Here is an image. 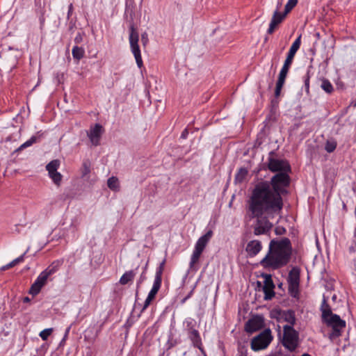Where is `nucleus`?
<instances>
[{"instance_id": "41", "label": "nucleus", "mask_w": 356, "mask_h": 356, "mask_svg": "<svg viewBox=\"0 0 356 356\" xmlns=\"http://www.w3.org/2000/svg\"><path fill=\"white\" fill-rule=\"evenodd\" d=\"M72 12H73V5H72V3H70L68 6V11H67V19H70L71 15L72 14Z\"/></svg>"}, {"instance_id": "57", "label": "nucleus", "mask_w": 356, "mask_h": 356, "mask_svg": "<svg viewBox=\"0 0 356 356\" xmlns=\"http://www.w3.org/2000/svg\"><path fill=\"white\" fill-rule=\"evenodd\" d=\"M144 40H145V42H144V44H145V42H147V38H144Z\"/></svg>"}, {"instance_id": "7", "label": "nucleus", "mask_w": 356, "mask_h": 356, "mask_svg": "<svg viewBox=\"0 0 356 356\" xmlns=\"http://www.w3.org/2000/svg\"><path fill=\"white\" fill-rule=\"evenodd\" d=\"M129 40L131 50L134 56L137 65L140 67L143 65V60L140 54V49L138 45L139 35L133 26L130 27Z\"/></svg>"}, {"instance_id": "48", "label": "nucleus", "mask_w": 356, "mask_h": 356, "mask_svg": "<svg viewBox=\"0 0 356 356\" xmlns=\"http://www.w3.org/2000/svg\"><path fill=\"white\" fill-rule=\"evenodd\" d=\"M70 327H69L66 330L65 333V336H64V337H63V341H65V340L66 339V338L67 337L68 334H69V332H70Z\"/></svg>"}, {"instance_id": "51", "label": "nucleus", "mask_w": 356, "mask_h": 356, "mask_svg": "<svg viewBox=\"0 0 356 356\" xmlns=\"http://www.w3.org/2000/svg\"><path fill=\"white\" fill-rule=\"evenodd\" d=\"M147 265H148V263L147 262V264H145V266L144 268V270L143 271H145V272L146 271L147 268Z\"/></svg>"}, {"instance_id": "55", "label": "nucleus", "mask_w": 356, "mask_h": 356, "mask_svg": "<svg viewBox=\"0 0 356 356\" xmlns=\"http://www.w3.org/2000/svg\"><path fill=\"white\" fill-rule=\"evenodd\" d=\"M144 40H145V42H144V44H145V42H147V38H144Z\"/></svg>"}, {"instance_id": "50", "label": "nucleus", "mask_w": 356, "mask_h": 356, "mask_svg": "<svg viewBox=\"0 0 356 356\" xmlns=\"http://www.w3.org/2000/svg\"><path fill=\"white\" fill-rule=\"evenodd\" d=\"M351 104H352L353 106H356V99H355V100H354V101H353V102H351Z\"/></svg>"}, {"instance_id": "34", "label": "nucleus", "mask_w": 356, "mask_h": 356, "mask_svg": "<svg viewBox=\"0 0 356 356\" xmlns=\"http://www.w3.org/2000/svg\"><path fill=\"white\" fill-rule=\"evenodd\" d=\"M293 60V58H290L286 56V58L282 67L289 69L291 65L292 64Z\"/></svg>"}, {"instance_id": "14", "label": "nucleus", "mask_w": 356, "mask_h": 356, "mask_svg": "<svg viewBox=\"0 0 356 356\" xmlns=\"http://www.w3.org/2000/svg\"><path fill=\"white\" fill-rule=\"evenodd\" d=\"M273 288L274 285L270 278L267 279L265 281V285L263 288L264 298L266 300H270L275 296Z\"/></svg>"}, {"instance_id": "42", "label": "nucleus", "mask_w": 356, "mask_h": 356, "mask_svg": "<svg viewBox=\"0 0 356 356\" xmlns=\"http://www.w3.org/2000/svg\"><path fill=\"white\" fill-rule=\"evenodd\" d=\"M146 279L145 277V272L143 271V273L140 275V279L138 282V286L140 284L145 280Z\"/></svg>"}, {"instance_id": "10", "label": "nucleus", "mask_w": 356, "mask_h": 356, "mask_svg": "<svg viewBox=\"0 0 356 356\" xmlns=\"http://www.w3.org/2000/svg\"><path fill=\"white\" fill-rule=\"evenodd\" d=\"M264 326V318L260 316H255L250 318L245 324V331L252 333L261 329Z\"/></svg>"}, {"instance_id": "4", "label": "nucleus", "mask_w": 356, "mask_h": 356, "mask_svg": "<svg viewBox=\"0 0 356 356\" xmlns=\"http://www.w3.org/2000/svg\"><path fill=\"white\" fill-rule=\"evenodd\" d=\"M213 236V232L209 230L196 241L189 262V269L197 271L200 268V259L206 246Z\"/></svg>"}, {"instance_id": "26", "label": "nucleus", "mask_w": 356, "mask_h": 356, "mask_svg": "<svg viewBox=\"0 0 356 356\" xmlns=\"http://www.w3.org/2000/svg\"><path fill=\"white\" fill-rule=\"evenodd\" d=\"M285 79L284 78H280L278 77V80L276 83V88L275 91V95L276 97H278L280 95L282 88L284 84Z\"/></svg>"}, {"instance_id": "54", "label": "nucleus", "mask_w": 356, "mask_h": 356, "mask_svg": "<svg viewBox=\"0 0 356 356\" xmlns=\"http://www.w3.org/2000/svg\"><path fill=\"white\" fill-rule=\"evenodd\" d=\"M186 301V299L184 298L181 300V303H182V304H184Z\"/></svg>"}, {"instance_id": "8", "label": "nucleus", "mask_w": 356, "mask_h": 356, "mask_svg": "<svg viewBox=\"0 0 356 356\" xmlns=\"http://www.w3.org/2000/svg\"><path fill=\"white\" fill-rule=\"evenodd\" d=\"M60 165V162L58 159H55L49 162L46 165V170L48 172L49 177L51 179L53 182L59 186L62 181V175L58 172V169L59 168Z\"/></svg>"}, {"instance_id": "20", "label": "nucleus", "mask_w": 356, "mask_h": 356, "mask_svg": "<svg viewBox=\"0 0 356 356\" xmlns=\"http://www.w3.org/2000/svg\"><path fill=\"white\" fill-rule=\"evenodd\" d=\"M289 282L293 288H297L299 284L298 273L294 270L291 271L289 275Z\"/></svg>"}, {"instance_id": "39", "label": "nucleus", "mask_w": 356, "mask_h": 356, "mask_svg": "<svg viewBox=\"0 0 356 356\" xmlns=\"http://www.w3.org/2000/svg\"><path fill=\"white\" fill-rule=\"evenodd\" d=\"M14 266H14V264H13V262L11 261V262H10V263H9V264H6V265H5V266H1V267L0 268V270H1V271H4V270H8V269H9V268H10L14 267Z\"/></svg>"}, {"instance_id": "43", "label": "nucleus", "mask_w": 356, "mask_h": 356, "mask_svg": "<svg viewBox=\"0 0 356 356\" xmlns=\"http://www.w3.org/2000/svg\"><path fill=\"white\" fill-rule=\"evenodd\" d=\"M238 352L241 356H247L248 355L247 350L244 348H239Z\"/></svg>"}, {"instance_id": "49", "label": "nucleus", "mask_w": 356, "mask_h": 356, "mask_svg": "<svg viewBox=\"0 0 356 356\" xmlns=\"http://www.w3.org/2000/svg\"><path fill=\"white\" fill-rule=\"evenodd\" d=\"M13 140V138L11 136H8L6 138V142H9V141H11Z\"/></svg>"}, {"instance_id": "25", "label": "nucleus", "mask_w": 356, "mask_h": 356, "mask_svg": "<svg viewBox=\"0 0 356 356\" xmlns=\"http://www.w3.org/2000/svg\"><path fill=\"white\" fill-rule=\"evenodd\" d=\"M321 88L327 93H332L334 88L332 83L327 79H323Z\"/></svg>"}, {"instance_id": "52", "label": "nucleus", "mask_w": 356, "mask_h": 356, "mask_svg": "<svg viewBox=\"0 0 356 356\" xmlns=\"http://www.w3.org/2000/svg\"><path fill=\"white\" fill-rule=\"evenodd\" d=\"M193 293V291H191L190 293L188 294L187 296H189V298H191V295Z\"/></svg>"}, {"instance_id": "23", "label": "nucleus", "mask_w": 356, "mask_h": 356, "mask_svg": "<svg viewBox=\"0 0 356 356\" xmlns=\"http://www.w3.org/2000/svg\"><path fill=\"white\" fill-rule=\"evenodd\" d=\"M248 173V171L246 168H240L235 176V181L236 182H242L246 177Z\"/></svg>"}, {"instance_id": "3", "label": "nucleus", "mask_w": 356, "mask_h": 356, "mask_svg": "<svg viewBox=\"0 0 356 356\" xmlns=\"http://www.w3.org/2000/svg\"><path fill=\"white\" fill-rule=\"evenodd\" d=\"M322 312V320L327 326L332 328L331 337H338L341 335L342 330L346 327V321L342 320L339 316L332 313L330 307L327 304L325 299L321 307Z\"/></svg>"}, {"instance_id": "24", "label": "nucleus", "mask_w": 356, "mask_h": 356, "mask_svg": "<svg viewBox=\"0 0 356 356\" xmlns=\"http://www.w3.org/2000/svg\"><path fill=\"white\" fill-rule=\"evenodd\" d=\"M165 264V259H163V261L159 264V267L156 268L154 280H157L159 282L162 281V274L164 270V266Z\"/></svg>"}, {"instance_id": "28", "label": "nucleus", "mask_w": 356, "mask_h": 356, "mask_svg": "<svg viewBox=\"0 0 356 356\" xmlns=\"http://www.w3.org/2000/svg\"><path fill=\"white\" fill-rule=\"evenodd\" d=\"M298 0H289L285 5L284 13L287 15L298 3Z\"/></svg>"}, {"instance_id": "37", "label": "nucleus", "mask_w": 356, "mask_h": 356, "mask_svg": "<svg viewBox=\"0 0 356 356\" xmlns=\"http://www.w3.org/2000/svg\"><path fill=\"white\" fill-rule=\"evenodd\" d=\"M25 253L20 257L16 258L15 259L13 260L12 262L14 264V266H16L17 264L21 263L24 261V255Z\"/></svg>"}, {"instance_id": "27", "label": "nucleus", "mask_w": 356, "mask_h": 356, "mask_svg": "<svg viewBox=\"0 0 356 356\" xmlns=\"http://www.w3.org/2000/svg\"><path fill=\"white\" fill-rule=\"evenodd\" d=\"M184 325L186 327V330L187 332L195 330L194 327L195 325V321L191 318H187L184 321Z\"/></svg>"}, {"instance_id": "22", "label": "nucleus", "mask_w": 356, "mask_h": 356, "mask_svg": "<svg viewBox=\"0 0 356 356\" xmlns=\"http://www.w3.org/2000/svg\"><path fill=\"white\" fill-rule=\"evenodd\" d=\"M84 49L82 47L74 46L72 50V54L74 58L80 60L84 56Z\"/></svg>"}, {"instance_id": "35", "label": "nucleus", "mask_w": 356, "mask_h": 356, "mask_svg": "<svg viewBox=\"0 0 356 356\" xmlns=\"http://www.w3.org/2000/svg\"><path fill=\"white\" fill-rule=\"evenodd\" d=\"M83 167V176H86L90 173V166L86 163H84Z\"/></svg>"}, {"instance_id": "12", "label": "nucleus", "mask_w": 356, "mask_h": 356, "mask_svg": "<svg viewBox=\"0 0 356 356\" xmlns=\"http://www.w3.org/2000/svg\"><path fill=\"white\" fill-rule=\"evenodd\" d=\"M286 16V15H285L284 13H281L277 12V10H275L269 24V28L267 31L268 33L272 34L277 26L284 19Z\"/></svg>"}, {"instance_id": "33", "label": "nucleus", "mask_w": 356, "mask_h": 356, "mask_svg": "<svg viewBox=\"0 0 356 356\" xmlns=\"http://www.w3.org/2000/svg\"><path fill=\"white\" fill-rule=\"evenodd\" d=\"M289 70L288 68L282 67L280 72L279 77L286 79Z\"/></svg>"}, {"instance_id": "19", "label": "nucleus", "mask_w": 356, "mask_h": 356, "mask_svg": "<svg viewBox=\"0 0 356 356\" xmlns=\"http://www.w3.org/2000/svg\"><path fill=\"white\" fill-rule=\"evenodd\" d=\"M108 187L113 191H120V182L116 177H111L107 181Z\"/></svg>"}, {"instance_id": "60", "label": "nucleus", "mask_w": 356, "mask_h": 356, "mask_svg": "<svg viewBox=\"0 0 356 356\" xmlns=\"http://www.w3.org/2000/svg\"><path fill=\"white\" fill-rule=\"evenodd\" d=\"M185 298L186 299V300L189 298V296H186Z\"/></svg>"}, {"instance_id": "40", "label": "nucleus", "mask_w": 356, "mask_h": 356, "mask_svg": "<svg viewBox=\"0 0 356 356\" xmlns=\"http://www.w3.org/2000/svg\"><path fill=\"white\" fill-rule=\"evenodd\" d=\"M152 301V299H149L148 297H147V298L144 302V305L143 307L142 312H143L148 307V306L150 305Z\"/></svg>"}, {"instance_id": "21", "label": "nucleus", "mask_w": 356, "mask_h": 356, "mask_svg": "<svg viewBox=\"0 0 356 356\" xmlns=\"http://www.w3.org/2000/svg\"><path fill=\"white\" fill-rule=\"evenodd\" d=\"M161 282H159L157 280H154V283H153L152 289L150 290V291L149 292L148 296H147V297L149 299L153 300L155 298L156 293H158V291L161 287Z\"/></svg>"}, {"instance_id": "15", "label": "nucleus", "mask_w": 356, "mask_h": 356, "mask_svg": "<svg viewBox=\"0 0 356 356\" xmlns=\"http://www.w3.org/2000/svg\"><path fill=\"white\" fill-rule=\"evenodd\" d=\"M187 334H188V337L191 340L193 344L194 345V346L198 348L200 350L203 351V350L202 349V347H201L202 346L201 338H200L198 331L195 329V330L187 332Z\"/></svg>"}, {"instance_id": "1", "label": "nucleus", "mask_w": 356, "mask_h": 356, "mask_svg": "<svg viewBox=\"0 0 356 356\" xmlns=\"http://www.w3.org/2000/svg\"><path fill=\"white\" fill-rule=\"evenodd\" d=\"M268 169L278 172L270 181H263L255 185L248 201V213L255 218L254 234H268L273 228L270 219L280 216L284 207L282 195L289 185V163L284 159L268 158Z\"/></svg>"}, {"instance_id": "56", "label": "nucleus", "mask_w": 356, "mask_h": 356, "mask_svg": "<svg viewBox=\"0 0 356 356\" xmlns=\"http://www.w3.org/2000/svg\"><path fill=\"white\" fill-rule=\"evenodd\" d=\"M144 40H145V42H144V44H145V42H147V38H144Z\"/></svg>"}, {"instance_id": "45", "label": "nucleus", "mask_w": 356, "mask_h": 356, "mask_svg": "<svg viewBox=\"0 0 356 356\" xmlns=\"http://www.w3.org/2000/svg\"><path fill=\"white\" fill-rule=\"evenodd\" d=\"M282 1H283V0H277L276 9H275V10H277V12H280V10L282 6Z\"/></svg>"}, {"instance_id": "18", "label": "nucleus", "mask_w": 356, "mask_h": 356, "mask_svg": "<svg viewBox=\"0 0 356 356\" xmlns=\"http://www.w3.org/2000/svg\"><path fill=\"white\" fill-rule=\"evenodd\" d=\"M136 273L135 270H129L125 272L120 279V283L121 284H127L129 282L133 280Z\"/></svg>"}, {"instance_id": "13", "label": "nucleus", "mask_w": 356, "mask_h": 356, "mask_svg": "<svg viewBox=\"0 0 356 356\" xmlns=\"http://www.w3.org/2000/svg\"><path fill=\"white\" fill-rule=\"evenodd\" d=\"M262 249L261 241L258 240H252L246 245L245 251L249 257H255Z\"/></svg>"}, {"instance_id": "5", "label": "nucleus", "mask_w": 356, "mask_h": 356, "mask_svg": "<svg viewBox=\"0 0 356 356\" xmlns=\"http://www.w3.org/2000/svg\"><path fill=\"white\" fill-rule=\"evenodd\" d=\"M273 340V336L270 329H266L251 340V348L257 352L266 349Z\"/></svg>"}, {"instance_id": "11", "label": "nucleus", "mask_w": 356, "mask_h": 356, "mask_svg": "<svg viewBox=\"0 0 356 356\" xmlns=\"http://www.w3.org/2000/svg\"><path fill=\"white\" fill-rule=\"evenodd\" d=\"M102 134V127L96 124L94 127H92L90 131L88 132V136L94 145H99V139Z\"/></svg>"}, {"instance_id": "44", "label": "nucleus", "mask_w": 356, "mask_h": 356, "mask_svg": "<svg viewBox=\"0 0 356 356\" xmlns=\"http://www.w3.org/2000/svg\"><path fill=\"white\" fill-rule=\"evenodd\" d=\"M297 51H293V50H291L289 49L288 54H287V57L290 58H294L296 54Z\"/></svg>"}, {"instance_id": "9", "label": "nucleus", "mask_w": 356, "mask_h": 356, "mask_svg": "<svg viewBox=\"0 0 356 356\" xmlns=\"http://www.w3.org/2000/svg\"><path fill=\"white\" fill-rule=\"evenodd\" d=\"M49 277L47 275L42 271L31 285L29 293L33 296L38 295L40 292L42 288L47 283Z\"/></svg>"}, {"instance_id": "6", "label": "nucleus", "mask_w": 356, "mask_h": 356, "mask_svg": "<svg viewBox=\"0 0 356 356\" xmlns=\"http://www.w3.org/2000/svg\"><path fill=\"white\" fill-rule=\"evenodd\" d=\"M282 345L289 351H293L298 344V333L291 325L283 327Z\"/></svg>"}, {"instance_id": "53", "label": "nucleus", "mask_w": 356, "mask_h": 356, "mask_svg": "<svg viewBox=\"0 0 356 356\" xmlns=\"http://www.w3.org/2000/svg\"><path fill=\"white\" fill-rule=\"evenodd\" d=\"M145 36H146V34H145V33H144V34H143V35H142V40H144V38H145Z\"/></svg>"}, {"instance_id": "32", "label": "nucleus", "mask_w": 356, "mask_h": 356, "mask_svg": "<svg viewBox=\"0 0 356 356\" xmlns=\"http://www.w3.org/2000/svg\"><path fill=\"white\" fill-rule=\"evenodd\" d=\"M336 147H337V144L335 142L327 141L325 145V150L327 152L330 153V152H332L336 149Z\"/></svg>"}, {"instance_id": "36", "label": "nucleus", "mask_w": 356, "mask_h": 356, "mask_svg": "<svg viewBox=\"0 0 356 356\" xmlns=\"http://www.w3.org/2000/svg\"><path fill=\"white\" fill-rule=\"evenodd\" d=\"M305 86L306 88V91L308 92L309 90V76L308 73L307 74V75L305 77Z\"/></svg>"}, {"instance_id": "31", "label": "nucleus", "mask_w": 356, "mask_h": 356, "mask_svg": "<svg viewBox=\"0 0 356 356\" xmlns=\"http://www.w3.org/2000/svg\"><path fill=\"white\" fill-rule=\"evenodd\" d=\"M301 44V35H300L296 40L293 42L289 49L298 51Z\"/></svg>"}, {"instance_id": "17", "label": "nucleus", "mask_w": 356, "mask_h": 356, "mask_svg": "<svg viewBox=\"0 0 356 356\" xmlns=\"http://www.w3.org/2000/svg\"><path fill=\"white\" fill-rule=\"evenodd\" d=\"M62 262L59 260L54 261L49 266H47L43 272L49 277L56 273L61 266Z\"/></svg>"}, {"instance_id": "58", "label": "nucleus", "mask_w": 356, "mask_h": 356, "mask_svg": "<svg viewBox=\"0 0 356 356\" xmlns=\"http://www.w3.org/2000/svg\"><path fill=\"white\" fill-rule=\"evenodd\" d=\"M316 35V37L319 38L320 34L318 33H317Z\"/></svg>"}, {"instance_id": "59", "label": "nucleus", "mask_w": 356, "mask_h": 356, "mask_svg": "<svg viewBox=\"0 0 356 356\" xmlns=\"http://www.w3.org/2000/svg\"><path fill=\"white\" fill-rule=\"evenodd\" d=\"M302 356H310V355H308V354H304V355H302Z\"/></svg>"}, {"instance_id": "16", "label": "nucleus", "mask_w": 356, "mask_h": 356, "mask_svg": "<svg viewBox=\"0 0 356 356\" xmlns=\"http://www.w3.org/2000/svg\"><path fill=\"white\" fill-rule=\"evenodd\" d=\"M43 135V134L40 131H38L35 135L32 136L28 140L22 144L17 149V152L21 151L25 148H27L31 146L33 144L37 143L39 138Z\"/></svg>"}, {"instance_id": "29", "label": "nucleus", "mask_w": 356, "mask_h": 356, "mask_svg": "<svg viewBox=\"0 0 356 356\" xmlns=\"http://www.w3.org/2000/svg\"><path fill=\"white\" fill-rule=\"evenodd\" d=\"M285 319L288 322V324L286 325H291V327H293V325L296 322L294 314L292 312H289L287 314H285Z\"/></svg>"}, {"instance_id": "2", "label": "nucleus", "mask_w": 356, "mask_h": 356, "mask_svg": "<svg viewBox=\"0 0 356 356\" xmlns=\"http://www.w3.org/2000/svg\"><path fill=\"white\" fill-rule=\"evenodd\" d=\"M292 248L289 239L270 241L266 255L261 260L260 264L266 268L277 269L286 266L290 261Z\"/></svg>"}, {"instance_id": "47", "label": "nucleus", "mask_w": 356, "mask_h": 356, "mask_svg": "<svg viewBox=\"0 0 356 356\" xmlns=\"http://www.w3.org/2000/svg\"><path fill=\"white\" fill-rule=\"evenodd\" d=\"M20 136H21V129H19L16 134L14 140H17L19 139Z\"/></svg>"}, {"instance_id": "38", "label": "nucleus", "mask_w": 356, "mask_h": 356, "mask_svg": "<svg viewBox=\"0 0 356 356\" xmlns=\"http://www.w3.org/2000/svg\"><path fill=\"white\" fill-rule=\"evenodd\" d=\"M275 232L276 234L282 235V234H283L286 232V230H285V229L283 227H277L275 228Z\"/></svg>"}, {"instance_id": "61", "label": "nucleus", "mask_w": 356, "mask_h": 356, "mask_svg": "<svg viewBox=\"0 0 356 356\" xmlns=\"http://www.w3.org/2000/svg\"><path fill=\"white\" fill-rule=\"evenodd\" d=\"M29 300V298H25V301H28Z\"/></svg>"}, {"instance_id": "30", "label": "nucleus", "mask_w": 356, "mask_h": 356, "mask_svg": "<svg viewBox=\"0 0 356 356\" xmlns=\"http://www.w3.org/2000/svg\"><path fill=\"white\" fill-rule=\"evenodd\" d=\"M52 332H53V328H47V329L42 330L40 332L39 336L43 341H46V340H47L49 337L51 335Z\"/></svg>"}, {"instance_id": "46", "label": "nucleus", "mask_w": 356, "mask_h": 356, "mask_svg": "<svg viewBox=\"0 0 356 356\" xmlns=\"http://www.w3.org/2000/svg\"><path fill=\"white\" fill-rule=\"evenodd\" d=\"M188 130H187L186 129H185L182 131V133H181V138H186L187 137V136H188Z\"/></svg>"}]
</instances>
